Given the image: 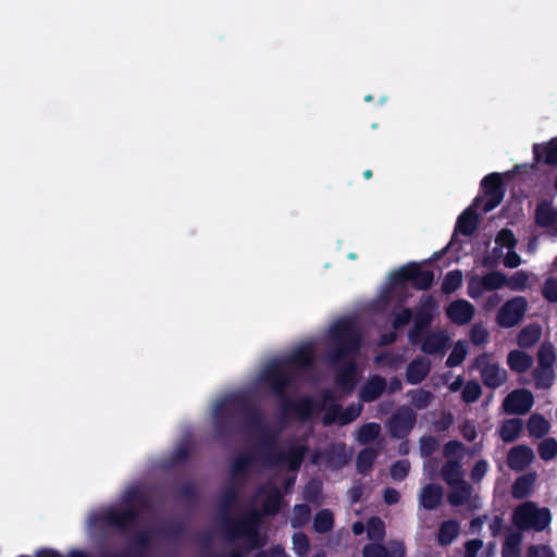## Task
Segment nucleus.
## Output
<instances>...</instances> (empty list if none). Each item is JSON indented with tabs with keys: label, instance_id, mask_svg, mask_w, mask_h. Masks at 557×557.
Here are the masks:
<instances>
[{
	"label": "nucleus",
	"instance_id": "obj_33",
	"mask_svg": "<svg viewBox=\"0 0 557 557\" xmlns=\"http://www.w3.org/2000/svg\"><path fill=\"white\" fill-rule=\"evenodd\" d=\"M531 374L536 389H549L556 379L554 368L536 366Z\"/></svg>",
	"mask_w": 557,
	"mask_h": 557
},
{
	"label": "nucleus",
	"instance_id": "obj_3",
	"mask_svg": "<svg viewBox=\"0 0 557 557\" xmlns=\"http://www.w3.org/2000/svg\"><path fill=\"white\" fill-rule=\"evenodd\" d=\"M240 487L231 482L220 494V510L223 513V530L230 541L238 537H245L248 548H260L264 545L261 539L259 528L261 523V513L252 509L244 513L239 519L234 520L230 516V510L239 499Z\"/></svg>",
	"mask_w": 557,
	"mask_h": 557
},
{
	"label": "nucleus",
	"instance_id": "obj_60",
	"mask_svg": "<svg viewBox=\"0 0 557 557\" xmlns=\"http://www.w3.org/2000/svg\"><path fill=\"white\" fill-rule=\"evenodd\" d=\"M525 557H556L553 549L547 545H530Z\"/></svg>",
	"mask_w": 557,
	"mask_h": 557
},
{
	"label": "nucleus",
	"instance_id": "obj_30",
	"mask_svg": "<svg viewBox=\"0 0 557 557\" xmlns=\"http://www.w3.org/2000/svg\"><path fill=\"white\" fill-rule=\"evenodd\" d=\"M152 543V533L149 531L138 532L133 540L132 546L127 549L131 556L147 557Z\"/></svg>",
	"mask_w": 557,
	"mask_h": 557
},
{
	"label": "nucleus",
	"instance_id": "obj_17",
	"mask_svg": "<svg viewBox=\"0 0 557 557\" xmlns=\"http://www.w3.org/2000/svg\"><path fill=\"white\" fill-rule=\"evenodd\" d=\"M363 557H406V547L403 542L394 541L384 546L380 543H368L362 548Z\"/></svg>",
	"mask_w": 557,
	"mask_h": 557
},
{
	"label": "nucleus",
	"instance_id": "obj_28",
	"mask_svg": "<svg viewBox=\"0 0 557 557\" xmlns=\"http://www.w3.org/2000/svg\"><path fill=\"white\" fill-rule=\"evenodd\" d=\"M542 329L536 323L523 326L517 335V344L520 348L529 349L533 347L541 338Z\"/></svg>",
	"mask_w": 557,
	"mask_h": 557
},
{
	"label": "nucleus",
	"instance_id": "obj_34",
	"mask_svg": "<svg viewBox=\"0 0 557 557\" xmlns=\"http://www.w3.org/2000/svg\"><path fill=\"white\" fill-rule=\"evenodd\" d=\"M379 456V450L373 447H366L361 449L356 459V469L359 473L366 475L368 474Z\"/></svg>",
	"mask_w": 557,
	"mask_h": 557
},
{
	"label": "nucleus",
	"instance_id": "obj_5",
	"mask_svg": "<svg viewBox=\"0 0 557 557\" xmlns=\"http://www.w3.org/2000/svg\"><path fill=\"white\" fill-rule=\"evenodd\" d=\"M330 360L337 363L356 356L362 344L360 330L354 319L337 320L330 329Z\"/></svg>",
	"mask_w": 557,
	"mask_h": 557
},
{
	"label": "nucleus",
	"instance_id": "obj_38",
	"mask_svg": "<svg viewBox=\"0 0 557 557\" xmlns=\"http://www.w3.org/2000/svg\"><path fill=\"white\" fill-rule=\"evenodd\" d=\"M522 534L512 532L508 534L502 546V557H521Z\"/></svg>",
	"mask_w": 557,
	"mask_h": 557
},
{
	"label": "nucleus",
	"instance_id": "obj_14",
	"mask_svg": "<svg viewBox=\"0 0 557 557\" xmlns=\"http://www.w3.org/2000/svg\"><path fill=\"white\" fill-rule=\"evenodd\" d=\"M417 422V413L409 407H401L392 414L387 422L389 435L394 438H406Z\"/></svg>",
	"mask_w": 557,
	"mask_h": 557
},
{
	"label": "nucleus",
	"instance_id": "obj_8",
	"mask_svg": "<svg viewBox=\"0 0 557 557\" xmlns=\"http://www.w3.org/2000/svg\"><path fill=\"white\" fill-rule=\"evenodd\" d=\"M480 187L483 196H476L472 206L480 209L483 213L491 212L502 203L506 194L503 174L493 172L485 175L481 181Z\"/></svg>",
	"mask_w": 557,
	"mask_h": 557
},
{
	"label": "nucleus",
	"instance_id": "obj_55",
	"mask_svg": "<svg viewBox=\"0 0 557 557\" xmlns=\"http://www.w3.org/2000/svg\"><path fill=\"white\" fill-rule=\"evenodd\" d=\"M470 341L473 345H484L488 341V332L482 324H474L470 330Z\"/></svg>",
	"mask_w": 557,
	"mask_h": 557
},
{
	"label": "nucleus",
	"instance_id": "obj_44",
	"mask_svg": "<svg viewBox=\"0 0 557 557\" xmlns=\"http://www.w3.org/2000/svg\"><path fill=\"white\" fill-rule=\"evenodd\" d=\"M185 525L180 521H172L160 528L157 533L168 540H178L185 535Z\"/></svg>",
	"mask_w": 557,
	"mask_h": 557
},
{
	"label": "nucleus",
	"instance_id": "obj_40",
	"mask_svg": "<svg viewBox=\"0 0 557 557\" xmlns=\"http://www.w3.org/2000/svg\"><path fill=\"white\" fill-rule=\"evenodd\" d=\"M334 527V516L330 509L319 510L313 518V529L319 534L330 532Z\"/></svg>",
	"mask_w": 557,
	"mask_h": 557
},
{
	"label": "nucleus",
	"instance_id": "obj_35",
	"mask_svg": "<svg viewBox=\"0 0 557 557\" xmlns=\"http://www.w3.org/2000/svg\"><path fill=\"white\" fill-rule=\"evenodd\" d=\"M535 476L530 473L518 476L511 486L512 497L516 499L528 497L532 491Z\"/></svg>",
	"mask_w": 557,
	"mask_h": 557
},
{
	"label": "nucleus",
	"instance_id": "obj_24",
	"mask_svg": "<svg viewBox=\"0 0 557 557\" xmlns=\"http://www.w3.org/2000/svg\"><path fill=\"white\" fill-rule=\"evenodd\" d=\"M443 453L446 461L443 465L441 476L448 486L446 502L453 506V440L445 443Z\"/></svg>",
	"mask_w": 557,
	"mask_h": 557
},
{
	"label": "nucleus",
	"instance_id": "obj_13",
	"mask_svg": "<svg viewBox=\"0 0 557 557\" xmlns=\"http://www.w3.org/2000/svg\"><path fill=\"white\" fill-rule=\"evenodd\" d=\"M528 301L522 296L508 299L498 310L496 322L500 327L510 329L519 324L527 312Z\"/></svg>",
	"mask_w": 557,
	"mask_h": 557
},
{
	"label": "nucleus",
	"instance_id": "obj_15",
	"mask_svg": "<svg viewBox=\"0 0 557 557\" xmlns=\"http://www.w3.org/2000/svg\"><path fill=\"white\" fill-rule=\"evenodd\" d=\"M533 404V394L525 388H519L505 397L503 409L507 414H525L531 410Z\"/></svg>",
	"mask_w": 557,
	"mask_h": 557
},
{
	"label": "nucleus",
	"instance_id": "obj_4",
	"mask_svg": "<svg viewBox=\"0 0 557 557\" xmlns=\"http://www.w3.org/2000/svg\"><path fill=\"white\" fill-rule=\"evenodd\" d=\"M124 503L126 507L123 510L108 508L96 516L92 523L101 529L111 528L121 534H126L139 519L140 511L136 505L146 508L148 506V497L138 487H132L126 492Z\"/></svg>",
	"mask_w": 557,
	"mask_h": 557
},
{
	"label": "nucleus",
	"instance_id": "obj_53",
	"mask_svg": "<svg viewBox=\"0 0 557 557\" xmlns=\"http://www.w3.org/2000/svg\"><path fill=\"white\" fill-rule=\"evenodd\" d=\"M437 542L442 546L453 543V519L445 520L440 527Z\"/></svg>",
	"mask_w": 557,
	"mask_h": 557
},
{
	"label": "nucleus",
	"instance_id": "obj_39",
	"mask_svg": "<svg viewBox=\"0 0 557 557\" xmlns=\"http://www.w3.org/2000/svg\"><path fill=\"white\" fill-rule=\"evenodd\" d=\"M474 307L465 299H455V324L463 325L472 320Z\"/></svg>",
	"mask_w": 557,
	"mask_h": 557
},
{
	"label": "nucleus",
	"instance_id": "obj_1",
	"mask_svg": "<svg viewBox=\"0 0 557 557\" xmlns=\"http://www.w3.org/2000/svg\"><path fill=\"white\" fill-rule=\"evenodd\" d=\"M259 382L280 401L283 417L294 416L299 421L310 420L315 413L325 408L327 401L334 400L330 391L323 393L322 401H315L310 396L292 399L287 392L295 382V374L283 369L280 362H269L260 372Z\"/></svg>",
	"mask_w": 557,
	"mask_h": 557
},
{
	"label": "nucleus",
	"instance_id": "obj_32",
	"mask_svg": "<svg viewBox=\"0 0 557 557\" xmlns=\"http://www.w3.org/2000/svg\"><path fill=\"white\" fill-rule=\"evenodd\" d=\"M282 493L277 487H271L265 492V497L261 503V516H275L278 513L282 505Z\"/></svg>",
	"mask_w": 557,
	"mask_h": 557
},
{
	"label": "nucleus",
	"instance_id": "obj_45",
	"mask_svg": "<svg viewBox=\"0 0 557 557\" xmlns=\"http://www.w3.org/2000/svg\"><path fill=\"white\" fill-rule=\"evenodd\" d=\"M380 432L381 426L379 423L369 422L360 426L357 440L360 444H368L373 442L379 436Z\"/></svg>",
	"mask_w": 557,
	"mask_h": 557
},
{
	"label": "nucleus",
	"instance_id": "obj_11",
	"mask_svg": "<svg viewBox=\"0 0 557 557\" xmlns=\"http://www.w3.org/2000/svg\"><path fill=\"white\" fill-rule=\"evenodd\" d=\"M437 309V304L432 296H428L417 308L412 314L413 326L408 333L409 341L412 344H418L422 341L424 333L432 324L434 312Z\"/></svg>",
	"mask_w": 557,
	"mask_h": 557
},
{
	"label": "nucleus",
	"instance_id": "obj_31",
	"mask_svg": "<svg viewBox=\"0 0 557 557\" xmlns=\"http://www.w3.org/2000/svg\"><path fill=\"white\" fill-rule=\"evenodd\" d=\"M449 337L442 332L429 334L422 342L421 350L424 354H442L447 345Z\"/></svg>",
	"mask_w": 557,
	"mask_h": 557
},
{
	"label": "nucleus",
	"instance_id": "obj_2",
	"mask_svg": "<svg viewBox=\"0 0 557 557\" xmlns=\"http://www.w3.org/2000/svg\"><path fill=\"white\" fill-rule=\"evenodd\" d=\"M236 414L244 417V426L248 432L259 435L261 450L272 448L276 444V435L269 431L260 408L245 395H234L215 405L213 424L219 437H226L235 432L234 417Z\"/></svg>",
	"mask_w": 557,
	"mask_h": 557
},
{
	"label": "nucleus",
	"instance_id": "obj_37",
	"mask_svg": "<svg viewBox=\"0 0 557 557\" xmlns=\"http://www.w3.org/2000/svg\"><path fill=\"white\" fill-rule=\"evenodd\" d=\"M530 436L535 438L544 437L550 429L549 422L540 413H533L527 423Z\"/></svg>",
	"mask_w": 557,
	"mask_h": 557
},
{
	"label": "nucleus",
	"instance_id": "obj_46",
	"mask_svg": "<svg viewBox=\"0 0 557 557\" xmlns=\"http://www.w3.org/2000/svg\"><path fill=\"white\" fill-rule=\"evenodd\" d=\"M541 459L545 461L553 460L557 456V441L554 437L544 438L537 447Z\"/></svg>",
	"mask_w": 557,
	"mask_h": 557
},
{
	"label": "nucleus",
	"instance_id": "obj_23",
	"mask_svg": "<svg viewBox=\"0 0 557 557\" xmlns=\"http://www.w3.org/2000/svg\"><path fill=\"white\" fill-rule=\"evenodd\" d=\"M386 389V381L380 375H373L361 387L359 396L364 403L376 400Z\"/></svg>",
	"mask_w": 557,
	"mask_h": 557
},
{
	"label": "nucleus",
	"instance_id": "obj_52",
	"mask_svg": "<svg viewBox=\"0 0 557 557\" xmlns=\"http://www.w3.org/2000/svg\"><path fill=\"white\" fill-rule=\"evenodd\" d=\"M529 275L520 270L513 273L509 278L507 277L506 285L511 290H524L528 287Z\"/></svg>",
	"mask_w": 557,
	"mask_h": 557
},
{
	"label": "nucleus",
	"instance_id": "obj_50",
	"mask_svg": "<svg viewBox=\"0 0 557 557\" xmlns=\"http://www.w3.org/2000/svg\"><path fill=\"white\" fill-rule=\"evenodd\" d=\"M368 537L371 541H381L385 535L384 522L379 517H373L368 522Z\"/></svg>",
	"mask_w": 557,
	"mask_h": 557
},
{
	"label": "nucleus",
	"instance_id": "obj_51",
	"mask_svg": "<svg viewBox=\"0 0 557 557\" xmlns=\"http://www.w3.org/2000/svg\"><path fill=\"white\" fill-rule=\"evenodd\" d=\"M293 548L298 557H304L310 549V543L307 534L304 532H296L293 535Z\"/></svg>",
	"mask_w": 557,
	"mask_h": 557
},
{
	"label": "nucleus",
	"instance_id": "obj_61",
	"mask_svg": "<svg viewBox=\"0 0 557 557\" xmlns=\"http://www.w3.org/2000/svg\"><path fill=\"white\" fill-rule=\"evenodd\" d=\"M542 295L549 302H557V282L554 278L549 277L545 281Z\"/></svg>",
	"mask_w": 557,
	"mask_h": 557
},
{
	"label": "nucleus",
	"instance_id": "obj_9",
	"mask_svg": "<svg viewBox=\"0 0 557 557\" xmlns=\"http://www.w3.org/2000/svg\"><path fill=\"white\" fill-rule=\"evenodd\" d=\"M391 283L394 286H411L417 290L429 289L434 281L431 270L422 269L417 262H409L391 274Z\"/></svg>",
	"mask_w": 557,
	"mask_h": 557
},
{
	"label": "nucleus",
	"instance_id": "obj_12",
	"mask_svg": "<svg viewBox=\"0 0 557 557\" xmlns=\"http://www.w3.org/2000/svg\"><path fill=\"white\" fill-rule=\"evenodd\" d=\"M472 368L480 371L483 384L496 389L507 381V372L496 362H490V356L485 352L476 356L472 361Z\"/></svg>",
	"mask_w": 557,
	"mask_h": 557
},
{
	"label": "nucleus",
	"instance_id": "obj_43",
	"mask_svg": "<svg viewBox=\"0 0 557 557\" xmlns=\"http://www.w3.org/2000/svg\"><path fill=\"white\" fill-rule=\"evenodd\" d=\"M302 497L306 502L319 505L322 498V482L317 479H311L302 490Z\"/></svg>",
	"mask_w": 557,
	"mask_h": 557
},
{
	"label": "nucleus",
	"instance_id": "obj_58",
	"mask_svg": "<svg viewBox=\"0 0 557 557\" xmlns=\"http://www.w3.org/2000/svg\"><path fill=\"white\" fill-rule=\"evenodd\" d=\"M496 243L503 247L508 248V249H513L517 245V239L511 230L503 228L499 231V233L496 237Z\"/></svg>",
	"mask_w": 557,
	"mask_h": 557
},
{
	"label": "nucleus",
	"instance_id": "obj_63",
	"mask_svg": "<svg viewBox=\"0 0 557 557\" xmlns=\"http://www.w3.org/2000/svg\"><path fill=\"white\" fill-rule=\"evenodd\" d=\"M488 465L485 460H479L470 472V478L474 483H479L486 474Z\"/></svg>",
	"mask_w": 557,
	"mask_h": 557
},
{
	"label": "nucleus",
	"instance_id": "obj_57",
	"mask_svg": "<svg viewBox=\"0 0 557 557\" xmlns=\"http://www.w3.org/2000/svg\"><path fill=\"white\" fill-rule=\"evenodd\" d=\"M341 405L339 404H332L327 408H325V412L323 416V424L329 426L332 424H338L341 421Z\"/></svg>",
	"mask_w": 557,
	"mask_h": 557
},
{
	"label": "nucleus",
	"instance_id": "obj_42",
	"mask_svg": "<svg viewBox=\"0 0 557 557\" xmlns=\"http://www.w3.org/2000/svg\"><path fill=\"white\" fill-rule=\"evenodd\" d=\"M481 284L487 292L500 289L506 285L507 276L503 272L492 271L481 276Z\"/></svg>",
	"mask_w": 557,
	"mask_h": 557
},
{
	"label": "nucleus",
	"instance_id": "obj_16",
	"mask_svg": "<svg viewBox=\"0 0 557 557\" xmlns=\"http://www.w3.org/2000/svg\"><path fill=\"white\" fill-rule=\"evenodd\" d=\"M271 362L282 363L283 369L286 371H289L287 367L305 370L312 367L314 352L311 346L304 345L293 350L285 359L272 360Z\"/></svg>",
	"mask_w": 557,
	"mask_h": 557
},
{
	"label": "nucleus",
	"instance_id": "obj_64",
	"mask_svg": "<svg viewBox=\"0 0 557 557\" xmlns=\"http://www.w3.org/2000/svg\"><path fill=\"white\" fill-rule=\"evenodd\" d=\"M432 394L429 391L418 389L412 396V403L419 409L426 408L431 401Z\"/></svg>",
	"mask_w": 557,
	"mask_h": 557
},
{
	"label": "nucleus",
	"instance_id": "obj_59",
	"mask_svg": "<svg viewBox=\"0 0 557 557\" xmlns=\"http://www.w3.org/2000/svg\"><path fill=\"white\" fill-rule=\"evenodd\" d=\"M412 319V311L409 308H405L401 311L395 313L392 325L394 329H400L409 324Z\"/></svg>",
	"mask_w": 557,
	"mask_h": 557
},
{
	"label": "nucleus",
	"instance_id": "obj_29",
	"mask_svg": "<svg viewBox=\"0 0 557 557\" xmlns=\"http://www.w3.org/2000/svg\"><path fill=\"white\" fill-rule=\"evenodd\" d=\"M535 222L541 227L557 225V210L549 202H540L535 208Z\"/></svg>",
	"mask_w": 557,
	"mask_h": 557
},
{
	"label": "nucleus",
	"instance_id": "obj_56",
	"mask_svg": "<svg viewBox=\"0 0 557 557\" xmlns=\"http://www.w3.org/2000/svg\"><path fill=\"white\" fill-rule=\"evenodd\" d=\"M440 446L438 441L432 435L420 438V453L422 457H430Z\"/></svg>",
	"mask_w": 557,
	"mask_h": 557
},
{
	"label": "nucleus",
	"instance_id": "obj_48",
	"mask_svg": "<svg viewBox=\"0 0 557 557\" xmlns=\"http://www.w3.org/2000/svg\"><path fill=\"white\" fill-rule=\"evenodd\" d=\"M410 471V462L408 459H401L395 461L389 469L391 478L394 481L400 482L404 481Z\"/></svg>",
	"mask_w": 557,
	"mask_h": 557
},
{
	"label": "nucleus",
	"instance_id": "obj_22",
	"mask_svg": "<svg viewBox=\"0 0 557 557\" xmlns=\"http://www.w3.org/2000/svg\"><path fill=\"white\" fill-rule=\"evenodd\" d=\"M443 497V487L438 484L429 483L421 488L419 504L426 510H433L442 504Z\"/></svg>",
	"mask_w": 557,
	"mask_h": 557
},
{
	"label": "nucleus",
	"instance_id": "obj_18",
	"mask_svg": "<svg viewBox=\"0 0 557 557\" xmlns=\"http://www.w3.org/2000/svg\"><path fill=\"white\" fill-rule=\"evenodd\" d=\"M255 461L252 453H243L235 456L231 462L232 482L243 485L247 481V474L250 466Z\"/></svg>",
	"mask_w": 557,
	"mask_h": 557
},
{
	"label": "nucleus",
	"instance_id": "obj_49",
	"mask_svg": "<svg viewBox=\"0 0 557 557\" xmlns=\"http://www.w3.org/2000/svg\"><path fill=\"white\" fill-rule=\"evenodd\" d=\"M311 510L307 504H298L294 507V518L292 520L293 528L305 525L310 519Z\"/></svg>",
	"mask_w": 557,
	"mask_h": 557
},
{
	"label": "nucleus",
	"instance_id": "obj_20",
	"mask_svg": "<svg viewBox=\"0 0 557 557\" xmlns=\"http://www.w3.org/2000/svg\"><path fill=\"white\" fill-rule=\"evenodd\" d=\"M336 386L346 393L354 391L357 384V366L354 361L344 364L335 374Z\"/></svg>",
	"mask_w": 557,
	"mask_h": 557
},
{
	"label": "nucleus",
	"instance_id": "obj_47",
	"mask_svg": "<svg viewBox=\"0 0 557 557\" xmlns=\"http://www.w3.org/2000/svg\"><path fill=\"white\" fill-rule=\"evenodd\" d=\"M482 394L481 385L478 381L471 380L466 383L461 391V399L466 404L474 403L479 399Z\"/></svg>",
	"mask_w": 557,
	"mask_h": 557
},
{
	"label": "nucleus",
	"instance_id": "obj_25",
	"mask_svg": "<svg viewBox=\"0 0 557 557\" xmlns=\"http://www.w3.org/2000/svg\"><path fill=\"white\" fill-rule=\"evenodd\" d=\"M479 220V213L472 207L468 208L458 216L455 233L471 236L478 228Z\"/></svg>",
	"mask_w": 557,
	"mask_h": 557
},
{
	"label": "nucleus",
	"instance_id": "obj_27",
	"mask_svg": "<svg viewBox=\"0 0 557 557\" xmlns=\"http://www.w3.org/2000/svg\"><path fill=\"white\" fill-rule=\"evenodd\" d=\"M507 364L516 373L527 372L533 364V357L522 350H511L507 356Z\"/></svg>",
	"mask_w": 557,
	"mask_h": 557
},
{
	"label": "nucleus",
	"instance_id": "obj_6",
	"mask_svg": "<svg viewBox=\"0 0 557 557\" xmlns=\"http://www.w3.org/2000/svg\"><path fill=\"white\" fill-rule=\"evenodd\" d=\"M309 448L306 444H293L286 450L263 448L259 454V460L265 468L287 467L290 471H298L304 462Z\"/></svg>",
	"mask_w": 557,
	"mask_h": 557
},
{
	"label": "nucleus",
	"instance_id": "obj_36",
	"mask_svg": "<svg viewBox=\"0 0 557 557\" xmlns=\"http://www.w3.org/2000/svg\"><path fill=\"white\" fill-rule=\"evenodd\" d=\"M522 428L523 423L519 418L506 420L499 429V436L503 442L512 443L519 437Z\"/></svg>",
	"mask_w": 557,
	"mask_h": 557
},
{
	"label": "nucleus",
	"instance_id": "obj_10",
	"mask_svg": "<svg viewBox=\"0 0 557 557\" xmlns=\"http://www.w3.org/2000/svg\"><path fill=\"white\" fill-rule=\"evenodd\" d=\"M463 449L462 443L455 440V508L463 506L470 513L481 508V498L473 494V486L463 479L457 454Z\"/></svg>",
	"mask_w": 557,
	"mask_h": 557
},
{
	"label": "nucleus",
	"instance_id": "obj_62",
	"mask_svg": "<svg viewBox=\"0 0 557 557\" xmlns=\"http://www.w3.org/2000/svg\"><path fill=\"white\" fill-rule=\"evenodd\" d=\"M481 282V276H473L469 280L468 295L472 299H478L482 296L484 292H487L485 287L482 286Z\"/></svg>",
	"mask_w": 557,
	"mask_h": 557
},
{
	"label": "nucleus",
	"instance_id": "obj_7",
	"mask_svg": "<svg viewBox=\"0 0 557 557\" xmlns=\"http://www.w3.org/2000/svg\"><path fill=\"white\" fill-rule=\"evenodd\" d=\"M552 521L550 510L546 507L539 508L534 503L527 502L519 505L512 513L513 524L522 531H544Z\"/></svg>",
	"mask_w": 557,
	"mask_h": 557
},
{
	"label": "nucleus",
	"instance_id": "obj_21",
	"mask_svg": "<svg viewBox=\"0 0 557 557\" xmlns=\"http://www.w3.org/2000/svg\"><path fill=\"white\" fill-rule=\"evenodd\" d=\"M533 159L535 164L543 160L546 165L557 166V137L543 145L534 144Z\"/></svg>",
	"mask_w": 557,
	"mask_h": 557
},
{
	"label": "nucleus",
	"instance_id": "obj_41",
	"mask_svg": "<svg viewBox=\"0 0 557 557\" xmlns=\"http://www.w3.org/2000/svg\"><path fill=\"white\" fill-rule=\"evenodd\" d=\"M557 360L556 349L550 342H543L537 350V366L554 368Z\"/></svg>",
	"mask_w": 557,
	"mask_h": 557
},
{
	"label": "nucleus",
	"instance_id": "obj_26",
	"mask_svg": "<svg viewBox=\"0 0 557 557\" xmlns=\"http://www.w3.org/2000/svg\"><path fill=\"white\" fill-rule=\"evenodd\" d=\"M533 456L530 447L525 445L515 446L508 453V465L511 469L521 470L531 463Z\"/></svg>",
	"mask_w": 557,
	"mask_h": 557
},
{
	"label": "nucleus",
	"instance_id": "obj_54",
	"mask_svg": "<svg viewBox=\"0 0 557 557\" xmlns=\"http://www.w3.org/2000/svg\"><path fill=\"white\" fill-rule=\"evenodd\" d=\"M361 413V406L351 404L346 409L341 406L339 425H346L355 421Z\"/></svg>",
	"mask_w": 557,
	"mask_h": 557
},
{
	"label": "nucleus",
	"instance_id": "obj_19",
	"mask_svg": "<svg viewBox=\"0 0 557 557\" xmlns=\"http://www.w3.org/2000/svg\"><path fill=\"white\" fill-rule=\"evenodd\" d=\"M431 361L425 357H416L411 360L406 370V381L409 384L417 385L421 383L430 373Z\"/></svg>",
	"mask_w": 557,
	"mask_h": 557
}]
</instances>
